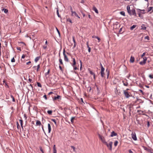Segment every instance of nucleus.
Masks as SVG:
<instances>
[{"instance_id":"obj_1","label":"nucleus","mask_w":153,"mask_h":153,"mask_svg":"<svg viewBox=\"0 0 153 153\" xmlns=\"http://www.w3.org/2000/svg\"><path fill=\"white\" fill-rule=\"evenodd\" d=\"M123 92L125 97L126 98H129L131 96V94H130L127 91L124 90Z\"/></svg>"},{"instance_id":"obj_2","label":"nucleus","mask_w":153,"mask_h":153,"mask_svg":"<svg viewBox=\"0 0 153 153\" xmlns=\"http://www.w3.org/2000/svg\"><path fill=\"white\" fill-rule=\"evenodd\" d=\"M98 135L100 139L101 140L102 142L104 143H106V142L105 141L104 137L102 136L100 134H98Z\"/></svg>"},{"instance_id":"obj_3","label":"nucleus","mask_w":153,"mask_h":153,"mask_svg":"<svg viewBox=\"0 0 153 153\" xmlns=\"http://www.w3.org/2000/svg\"><path fill=\"white\" fill-rule=\"evenodd\" d=\"M112 144L113 142H110L109 144H108L106 142V143H105V144L107 146V147L109 148L110 150H111Z\"/></svg>"},{"instance_id":"obj_4","label":"nucleus","mask_w":153,"mask_h":153,"mask_svg":"<svg viewBox=\"0 0 153 153\" xmlns=\"http://www.w3.org/2000/svg\"><path fill=\"white\" fill-rule=\"evenodd\" d=\"M128 14L130 15H134L135 16H136V14L135 12V10L134 9H133L131 10L130 12Z\"/></svg>"},{"instance_id":"obj_5","label":"nucleus","mask_w":153,"mask_h":153,"mask_svg":"<svg viewBox=\"0 0 153 153\" xmlns=\"http://www.w3.org/2000/svg\"><path fill=\"white\" fill-rule=\"evenodd\" d=\"M131 135L132 138L135 141L137 140V138L136 136L135 133V132H132Z\"/></svg>"},{"instance_id":"obj_6","label":"nucleus","mask_w":153,"mask_h":153,"mask_svg":"<svg viewBox=\"0 0 153 153\" xmlns=\"http://www.w3.org/2000/svg\"><path fill=\"white\" fill-rule=\"evenodd\" d=\"M104 70H105V68L103 67H102V69H101V72L100 73L101 76L102 77H104Z\"/></svg>"},{"instance_id":"obj_7","label":"nucleus","mask_w":153,"mask_h":153,"mask_svg":"<svg viewBox=\"0 0 153 153\" xmlns=\"http://www.w3.org/2000/svg\"><path fill=\"white\" fill-rule=\"evenodd\" d=\"M57 100H61V97L60 96L57 95V96H55L54 98H53V101Z\"/></svg>"},{"instance_id":"obj_8","label":"nucleus","mask_w":153,"mask_h":153,"mask_svg":"<svg viewBox=\"0 0 153 153\" xmlns=\"http://www.w3.org/2000/svg\"><path fill=\"white\" fill-rule=\"evenodd\" d=\"M137 11L138 12H141V13H142V14H144L145 13V10H140V9H137Z\"/></svg>"},{"instance_id":"obj_9","label":"nucleus","mask_w":153,"mask_h":153,"mask_svg":"<svg viewBox=\"0 0 153 153\" xmlns=\"http://www.w3.org/2000/svg\"><path fill=\"white\" fill-rule=\"evenodd\" d=\"M74 15L79 19H80V17L78 16V14L76 13V12L75 11H74L73 13H71V16H74Z\"/></svg>"},{"instance_id":"obj_10","label":"nucleus","mask_w":153,"mask_h":153,"mask_svg":"<svg viewBox=\"0 0 153 153\" xmlns=\"http://www.w3.org/2000/svg\"><path fill=\"white\" fill-rule=\"evenodd\" d=\"M134 57L132 56H131L130 59V62L131 63H133L134 61Z\"/></svg>"},{"instance_id":"obj_11","label":"nucleus","mask_w":153,"mask_h":153,"mask_svg":"<svg viewBox=\"0 0 153 153\" xmlns=\"http://www.w3.org/2000/svg\"><path fill=\"white\" fill-rule=\"evenodd\" d=\"M114 92L116 94L120 95V92L118 91L117 88L115 89Z\"/></svg>"},{"instance_id":"obj_12","label":"nucleus","mask_w":153,"mask_h":153,"mask_svg":"<svg viewBox=\"0 0 153 153\" xmlns=\"http://www.w3.org/2000/svg\"><path fill=\"white\" fill-rule=\"evenodd\" d=\"M92 38H96L98 40V42H99L101 41L100 39L98 37V36H96L95 35L93 36H92Z\"/></svg>"},{"instance_id":"obj_13","label":"nucleus","mask_w":153,"mask_h":153,"mask_svg":"<svg viewBox=\"0 0 153 153\" xmlns=\"http://www.w3.org/2000/svg\"><path fill=\"white\" fill-rule=\"evenodd\" d=\"M117 135V133L115 132L114 131H113L111 133L110 135L111 137H113L114 136H116Z\"/></svg>"},{"instance_id":"obj_14","label":"nucleus","mask_w":153,"mask_h":153,"mask_svg":"<svg viewBox=\"0 0 153 153\" xmlns=\"http://www.w3.org/2000/svg\"><path fill=\"white\" fill-rule=\"evenodd\" d=\"M64 56L65 61L66 62H68L69 60L66 55H64Z\"/></svg>"},{"instance_id":"obj_15","label":"nucleus","mask_w":153,"mask_h":153,"mask_svg":"<svg viewBox=\"0 0 153 153\" xmlns=\"http://www.w3.org/2000/svg\"><path fill=\"white\" fill-rule=\"evenodd\" d=\"M145 150L150 153H153L152 151L150 149H148L147 148H146Z\"/></svg>"},{"instance_id":"obj_16","label":"nucleus","mask_w":153,"mask_h":153,"mask_svg":"<svg viewBox=\"0 0 153 153\" xmlns=\"http://www.w3.org/2000/svg\"><path fill=\"white\" fill-rule=\"evenodd\" d=\"M93 10L95 11V12L96 13H97V14L98 13V10L97 9L96 7H95V6H94L93 7Z\"/></svg>"},{"instance_id":"obj_17","label":"nucleus","mask_w":153,"mask_h":153,"mask_svg":"<svg viewBox=\"0 0 153 153\" xmlns=\"http://www.w3.org/2000/svg\"><path fill=\"white\" fill-rule=\"evenodd\" d=\"M48 133H50L51 130V125L49 123L48 124Z\"/></svg>"},{"instance_id":"obj_18","label":"nucleus","mask_w":153,"mask_h":153,"mask_svg":"<svg viewBox=\"0 0 153 153\" xmlns=\"http://www.w3.org/2000/svg\"><path fill=\"white\" fill-rule=\"evenodd\" d=\"M73 59V63L72 64V66H75L76 64V60L74 58Z\"/></svg>"},{"instance_id":"obj_19","label":"nucleus","mask_w":153,"mask_h":153,"mask_svg":"<svg viewBox=\"0 0 153 153\" xmlns=\"http://www.w3.org/2000/svg\"><path fill=\"white\" fill-rule=\"evenodd\" d=\"M19 122L20 123L21 126L22 128L23 129V120L22 119H20L19 120Z\"/></svg>"},{"instance_id":"obj_20","label":"nucleus","mask_w":153,"mask_h":153,"mask_svg":"<svg viewBox=\"0 0 153 153\" xmlns=\"http://www.w3.org/2000/svg\"><path fill=\"white\" fill-rule=\"evenodd\" d=\"M141 27V29L143 30H145L146 28V27L145 26V25L144 24H142V25Z\"/></svg>"},{"instance_id":"obj_21","label":"nucleus","mask_w":153,"mask_h":153,"mask_svg":"<svg viewBox=\"0 0 153 153\" xmlns=\"http://www.w3.org/2000/svg\"><path fill=\"white\" fill-rule=\"evenodd\" d=\"M53 153H56V150L55 148V145H54L53 147Z\"/></svg>"},{"instance_id":"obj_22","label":"nucleus","mask_w":153,"mask_h":153,"mask_svg":"<svg viewBox=\"0 0 153 153\" xmlns=\"http://www.w3.org/2000/svg\"><path fill=\"white\" fill-rule=\"evenodd\" d=\"M130 7L129 5H128L127 6V10L128 13H129L130 11L131 10L130 9Z\"/></svg>"},{"instance_id":"obj_23","label":"nucleus","mask_w":153,"mask_h":153,"mask_svg":"<svg viewBox=\"0 0 153 153\" xmlns=\"http://www.w3.org/2000/svg\"><path fill=\"white\" fill-rule=\"evenodd\" d=\"M36 125L40 126L42 125L41 122L38 120H37L36 122Z\"/></svg>"},{"instance_id":"obj_24","label":"nucleus","mask_w":153,"mask_h":153,"mask_svg":"<svg viewBox=\"0 0 153 153\" xmlns=\"http://www.w3.org/2000/svg\"><path fill=\"white\" fill-rule=\"evenodd\" d=\"M123 85L124 86H127L128 85V83L126 81H123Z\"/></svg>"},{"instance_id":"obj_25","label":"nucleus","mask_w":153,"mask_h":153,"mask_svg":"<svg viewBox=\"0 0 153 153\" xmlns=\"http://www.w3.org/2000/svg\"><path fill=\"white\" fill-rule=\"evenodd\" d=\"M40 56H38L36 57L35 59V61L36 62L40 59Z\"/></svg>"},{"instance_id":"obj_26","label":"nucleus","mask_w":153,"mask_h":153,"mask_svg":"<svg viewBox=\"0 0 153 153\" xmlns=\"http://www.w3.org/2000/svg\"><path fill=\"white\" fill-rule=\"evenodd\" d=\"M2 10L5 13H7L8 12V10L7 9L3 8Z\"/></svg>"},{"instance_id":"obj_27","label":"nucleus","mask_w":153,"mask_h":153,"mask_svg":"<svg viewBox=\"0 0 153 153\" xmlns=\"http://www.w3.org/2000/svg\"><path fill=\"white\" fill-rule=\"evenodd\" d=\"M137 26L136 25H133L132 26L130 27V30H132L134 28Z\"/></svg>"},{"instance_id":"obj_28","label":"nucleus","mask_w":153,"mask_h":153,"mask_svg":"<svg viewBox=\"0 0 153 153\" xmlns=\"http://www.w3.org/2000/svg\"><path fill=\"white\" fill-rule=\"evenodd\" d=\"M146 63L145 62H144L143 60L141 62H140L139 63V64L141 65H143L145 64Z\"/></svg>"},{"instance_id":"obj_29","label":"nucleus","mask_w":153,"mask_h":153,"mask_svg":"<svg viewBox=\"0 0 153 153\" xmlns=\"http://www.w3.org/2000/svg\"><path fill=\"white\" fill-rule=\"evenodd\" d=\"M75 117H72L71 118V122L72 123L74 122V120Z\"/></svg>"},{"instance_id":"obj_30","label":"nucleus","mask_w":153,"mask_h":153,"mask_svg":"<svg viewBox=\"0 0 153 153\" xmlns=\"http://www.w3.org/2000/svg\"><path fill=\"white\" fill-rule=\"evenodd\" d=\"M47 113L49 115H51L52 111V110H48L47 111Z\"/></svg>"},{"instance_id":"obj_31","label":"nucleus","mask_w":153,"mask_h":153,"mask_svg":"<svg viewBox=\"0 0 153 153\" xmlns=\"http://www.w3.org/2000/svg\"><path fill=\"white\" fill-rule=\"evenodd\" d=\"M59 61L60 64H61L62 65H63V62L62 61V60L61 58L59 59Z\"/></svg>"},{"instance_id":"obj_32","label":"nucleus","mask_w":153,"mask_h":153,"mask_svg":"<svg viewBox=\"0 0 153 153\" xmlns=\"http://www.w3.org/2000/svg\"><path fill=\"white\" fill-rule=\"evenodd\" d=\"M153 8V7H149L148 8V12H149V11H150Z\"/></svg>"},{"instance_id":"obj_33","label":"nucleus","mask_w":153,"mask_h":153,"mask_svg":"<svg viewBox=\"0 0 153 153\" xmlns=\"http://www.w3.org/2000/svg\"><path fill=\"white\" fill-rule=\"evenodd\" d=\"M56 13L58 17L61 18V16L59 15L58 10L57 9L56 10Z\"/></svg>"},{"instance_id":"obj_34","label":"nucleus","mask_w":153,"mask_h":153,"mask_svg":"<svg viewBox=\"0 0 153 153\" xmlns=\"http://www.w3.org/2000/svg\"><path fill=\"white\" fill-rule=\"evenodd\" d=\"M37 86L38 87H42V85L39 82H37Z\"/></svg>"},{"instance_id":"obj_35","label":"nucleus","mask_w":153,"mask_h":153,"mask_svg":"<svg viewBox=\"0 0 153 153\" xmlns=\"http://www.w3.org/2000/svg\"><path fill=\"white\" fill-rule=\"evenodd\" d=\"M143 61L145 62L146 63V61L147 60V58L146 57H143Z\"/></svg>"},{"instance_id":"obj_36","label":"nucleus","mask_w":153,"mask_h":153,"mask_svg":"<svg viewBox=\"0 0 153 153\" xmlns=\"http://www.w3.org/2000/svg\"><path fill=\"white\" fill-rule=\"evenodd\" d=\"M89 72L90 74L92 75H93L95 74L91 70H89Z\"/></svg>"},{"instance_id":"obj_37","label":"nucleus","mask_w":153,"mask_h":153,"mask_svg":"<svg viewBox=\"0 0 153 153\" xmlns=\"http://www.w3.org/2000/svg\"><path fill=\"white\" fill-rule=\"evenodd\" d=\"M10 96H11V97L12 98L13 101V102H15V99L14 98V97L12 95H11Z\"/></svg>"},{"instance_id":"obj_38","label":"nucleus","mask_w":153,"mask_h":153,"mask_svg":"<svg viewBox=\"0 0 153 153\" xmlns=\"http://www.w3.org/2000/svg\"><path fill=\"white\" fill-rule=\"evenodd\" d=\"M67 21L69 22H70L71 23H72V22L70 18L67 19Z\"/></svg>"},{"instance_id":"obj_39","label":"nucleus","mask_w":153,"mask_h":153,"mask_svg":"<svg viewBox=\"0 0 153 153\" xmlns=\"http://www.w3.org/2000/svg\"><path fill=\"white\" fill-rule=\"evenodd\" d=\"M118 142L117 141H116L114 143V146H116L118 144Z\"/></svg>"},{"instance_id":"obj_40","label":"nucleus","mask_w":153,"mask_h":153,"mask_svg":"<svg viewBox=\"0 0 153 153\" xmlns=\"http://www.w3.org/2000/svg\"><path fill=\"white\" fill-rule=\"evenodd\" d=\"M120 14L123 16H125V13L124 11H121L120 12Z\"/></svg>"},{"instance_id":"obj_41","label":"nucleus","mask_w":153,"mask_h":153,"mask_svg":"<svg viewBox=\"0 0 153 153\" xmlns=\"http://www.w3.org/2000/svg\"><path fill=\"white\" fill-rule=\"evenodd\" d=\"M39 149H40V150L42 152V153H44L43 149L42 148V147L41 146L39 147Z\"/></svg>"},{"instance_id":"obj_42","label":"nucleus","mask_w":153,"mask_h":153,"mask_svg":"<svg viewBox=\"0 0 153 153\" xmlns=\"http://www.w3.org/2000/svg\"><path fill=\"white\" fill-rule=\"evenodd\" d=\"M137 101L139 102L140 103L141 102L142 103L143 102L142 101V100L140 99H137Z\"/></svg>"},{"instance_id":"obj_43","label":"nucleus","mask_w":153,"mask_h":153,"mask_svg":"<svg viewBox=\"0 0 153 153\" xmlns=\"http://www.w3.org/2000/svg\"><path fill=\"white\" fill-rule=\"evenodd\" d=\"M79 61L80 63V70H81L82 68V62L80 60Z\"/></svg>"},{"instance_id":"obj_44","label":"nucleus","mask_w":153,"mask_h":153,"mask_svg":"<svg viewBox=\"0 0 153 153\" xmlns=\"http://www.w3.org/2000/svg\"><path fill=\"white\" fill-rule=\"evenodd\" d=\"M51 120L53 121V122L55 124H56V120L55 119H51Z\"/></svg>"},{"instance_id":"obj_45","label":"nucleus","mask_w":153,"mask_h":153,"mask_svg":"<svg viewBox=\"0 0 153 153\" xmlns=\"http://www.w3.org/2000/svg\"><path fill=\"white\" fill-rule=\"evenodd\" d=\"M50 70L48 69V72L45 73V76H46L47 75H48V74H49V72H50Z\"/></svg>"},{"instance_id":"obj_46","label":"nucleus","mask_w":153,"mask_h":153,"mask_svg":"<svg viewBox=\"0 0 153 153\" xmlns=\"http://www.w3.org/2000/svg\"><path fill=\"white\" fill-rule=\"evenodd\" d=\"M40 67V65H38L37 66V68L36 69L37 71H39V68Z\"/></svg>"},{"instance_id":"obj_47","label":"nucleus","mask_w":153,"mask_h":153,"mask_svg":"<svg viewBox=\"0 0 153 153\" xmlns=\"http://www.w3.org/2000/svg\"><path fill=\"white\" fill-rule=\"evenodd\" d=\"M106 71H107V78H108V77L109 74V71H108V69H106Z\"/></svg>"},{"instance_id":"obj_48","label":"nucleus","mask_w":153,"mask_h":153,"mask_svg":"<svg viewBox=\"0 0 153 153\" xmlns=\"http://www.w3.org/2000/svg\"><path fill=\"white\" fill-rule=\"evenodd\" d=\"M17 127L18 129H19V128H20V126L19 125V124L18 123V122H17Z\"/></svg>"},{"instance_id":"obj_49","label":"nucleus","mask_w":153,"mask_h":153,"mask_svg":"<svg viewBox=\"0 0 153 153\" xmlns=\"http://www.w3.org/2000/svg\"><path fill=\"white\" fill-rule=\"evenodd\" d=\"M73 40L74 44H76V41L75 40V37L74 36H73L72 37Z\"/></svg>"},{"instance_id":"obj_50","label":"nucleus","mask_w":153,"mask_h":153,"mask_svg":"<svg viewBox=\"0 0 153 153\" xmlns=\"http://www.w3.org/2000/svg\"><path fill=\"white\" fill-rule=\"evenodd\" d=\"M146 54V52H144V53H143V54L141 55V57L142 58V57H144V56H145V55Z\"/></svg>"},{"instance_id":"obj_51","label":"nucleus","mask_w":153,"mask_h":153,"mask_svg":"<svg viewBox=\"0 0 153 153\" xmlns=\"http://www.w3.org/2000/svg\"><path fill=\"white\" fill-rule=\"evenodd\" d=\"M70 10H71V13H73L74 11H73V9H72V7H71V6H70Z\"/></svg>"},{"instance_id":"obj_52","label":"nucleus","mask_w":153,"mask_h":153,"mask_svg":"<svg viewBox=\"0 0 153 153\" xmlns=\"http://www.w3.org/2000/svg\"><path fill=\"white\" fill-rule=\"evenodd\" d=\"M11 62H15V59L14 58V57H13L11 60Z\"/></svg>"},{"instance_id":"obj_53","label":"nucleus","mask_w":153,"mask_h":153,"mask_svg":"<svg viewBox=\"0 0 153 153\" xmlns=\"http://www.w3.org/2000/svg\"><path fill=\"white\" fill-rule=\"evenodd\" d=\"M145 39H147L148 40H149V37L148 36H146L145 37Z\"/></svg>"},{"instance_id":"obj_54","label":"nucleus","mask_w":153,"mask_h":153,"mask_svg":"<svg viewBox=\"0 0 153 153\" xmlns=\"http://www.w3.org/2000/svg\"><path fill=\"white\" fill-rule=\"evenodd\" d=\"M73 67L74 69V70H76L78 69V68L77 67L75 66H74Z\"/></svg>"},{"instance_id":"obj_55","label":"nucleus","mask_w":153,"mask_h":153,"mask_svg":"<svg viewBox=\"0 0 153 153\" xmlns=\"http://www.w3.org/2000/svg\"><path fill=\"white\" fill-rule=\"evenodd\" d=\"M149 77L151 79H153V76L151 74H150L149 75Z\"/></svg>"},{"instance_id":"obj_56","label":"nucleus","mask_w":153,"mask_h":153,"mask_svg":"<svg viewBox=\"0 0 153 153\" xmlns=\"http://www.w3.org/2000/svg\"><path fill=\"white\" fill-rule=\"evenodd\" d=\"M59 68L60 69V70L62 71H63V69H62V67L60 66V65H59Z\"/></svg>"},{"instance_id":"obj_57","label":"nucleus","mask_w":153,"mask_h":153,"mask_svg":"<svg viewBox=\"0 0 153 153\" xmlns=\"http://www.w3.org/2000/svg\"><path fill=\"white\" fill-rule=\"evenodd\" d=\"M150 126V122L149 121H147V126L148 127H149Z\"/></svg>"},{"instance_id":"obj_58","label":"nucleus","mask_w":153,"mask_h":153,"mask_svg":"<svg viewBox=\"0 0 153 153\" xmlns=\"http://www.w3.org/2000/svg\"><path fill=\"white\" fill-rule=\"evenodd\" d=\"M56 30L57 31V32L59 34V35H60V32L59 31V30L56 27Z\"/></svg>"},{"instance_id":"obj_59","label":"nucleus","mask_w":153,"mask_h":153,"mask_svg":"<svg viewBox=\"0 0 153 153\" xmlns=\"http://www.w3.org/2000/svg\"><path fill=\"white\" fill-rule=\"evenodd\" d=\"M88 51L89 53L90 52H91V48L89 47H88Z\"/></svg>"},{"instance_id":"obj_60","label":"nucleus","mask_w":153,"mask_h":153,"mask_svg":"<svg viewBox=\"0 0 153 153\" xmlns=\"http://www.w3.org/2000/svg\"><path fill=\"white\" fill-rule=\"evenodd\" d=\"M43 97L45 98V99L46 100H47V96L46 95H45Z\"/></svg>"},{"instance_id":"obj_61","label":"nucleus","mask_w":153,"mask_h":153,"mask_svg":"<svg viewBox=\"0 0 153 153\" xmlns=\"http://www.w3.org/2000/svg\"><path fill=\"white\" fill-rule=\"evenodd\" d=\"M71 147L73 149L74 151H75V147L74 146H71Z\"/></svg>"},{"instance_id":"obj_62","label":"nucleus","mask_w":153,"mask_h":153,"mask_svg":"<svg viewBox=\"0 0 153 153\" xmlns=\"http://www.w3.org/2000/svg\"><path fill=\"white\" fill-rule=\"evenodd\" d=\"M63 55H66L65 54V49H63Z\"/></svg>"},{"instance_id":"obj_63","label":"nucleus","mask_w":153,"mask_h":153,"mask_svg":"<svg viewBox=\"0 0 153 153\" xmlns=\"http://www.w3.org/2000/svg\"><path fill=\"white\" fill-rule=\"evenodd\" d=\"M25 57V55L24 54H23L22 56V59H24Z\"/></svg>"},{"instance_id":"obj_64","label":"nucleus","mask_w":153,"mask_h":153,"mask_svg":"<svg viewBox=\"0 0 153 153\" xmlns=\"http://www.w3.org/2000/svg\"><path fill=\"white\" fill-rule=\"evenodd\" d=\"M17 49L18 50H19V51H21V48H20V47H17Z\"/></svg>"}]
</instances>
